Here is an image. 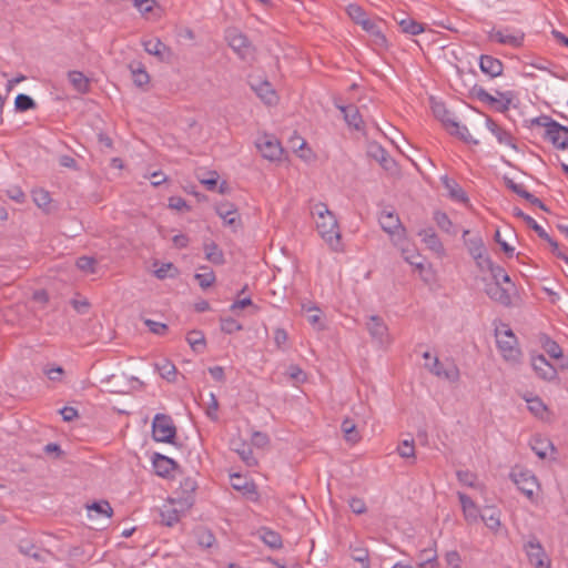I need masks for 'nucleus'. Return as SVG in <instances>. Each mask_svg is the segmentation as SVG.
<instances>
[{
	"mask_svg": "<svg viewBox=\"0 0 568 568\" xmlns=\"http://www.w3.org/2000/svg\"><path fill=\"white\" fill-rule=\"evenodd\" d=\"M434 221L442 231L450 235L457 234V229L445 212L436 211L434 213Z\"/></svg>",
	"mask_w": 568,
	"mask_h": 568,
	"instance_id": "obj_36",
	"label": "nucleus"
},
{
	"mask_svg": "<svg viewBox=\"0 0 568 568\" xmlns=\"http://www.w3.org/2000/svg\"><path fill=\"white\" fill-rule=\"evenodd\" d=\"M485 292L493 301L501 304L503 306H510L511 297L508 288L503 287L500 282L493 281L487 283Z\"/></svg>",
	"mask_w": 568,
	"mask_h": 568,
	"instance_id": "obj_15",
	"label": "nucleus"
},
{
	"mask_svg": "<svg viewBox=\"0 0 568 568\" xmlns=\"http://www.w3.org/2000/svg\"><path fill=\"white\" fill-rule=\"evenodd\" d=\"M33 202L40 209H47L51 202L50 193L43 189L32 192Z\"/></svg>",
	"mask_w": 568,
	"mask_h": 568,
	"instance_id": "obj_53",
	"label": "nucleus"
},
{
	"mask_svg": "<svg viewBox=\"0 0 568 568\" xmlns=\"http://www.w3.org/2000/svg\"><path fill=\"white\" fill-rule=\"evenodd\" d=\"M88 510H89V513L94 511L98 515H102L106 518H110L113 514L112 507H111L110 503L106 500L94 501L93 504L88 506Z\"/></svg>",
	"mask_w": 568,
	"mask_h": 568,
	"instance_id": "obj_50",
	"label": "nucleus"
},
{
	"mask_svg": "<svg viewBox=\"0 0 568 568\" xmlns=\"http://www.w3.org/2000/svg\"><path fill=\"white\" fill-rule=\"evenodd\" d=\"M479 69L490 78H497L503 74L504 64L499 59L493 55L481 54L479 58Z\"/></svg>",
	"mask_w": 568,
	"mask_h": 568,
	"instance_id": "obj_16",
	"label": "nucleus"
},
{
	"mask_svg": "<svg viewBox=\"0 0 568 568\" xmlns=\"http://www.w3.org/2000/svg\"><path fill=\"white\" fill-rule=\"evenodd\" d=\"M536 124L540 126L546 128V134L545 138L548 139L551 142V135H557L559 133H562V130H557V128H554L552 125H561L557 121L552 120L550 116L544 115L535 119L534 121Z\"/></svg>",
	"mask_w": 568,
	"mask_h": 568,
	"instance_id": "obj_41",
	"label": "nucleus"
},
{
	"mask_svg": "<svg viewBox=\"0 0 568 568\" xmlns=\"http://www.w3.org/2000/svg\"><path fill=\"white\" fill-rule=\"evenodd\" d=\"M232 487L239 491H243L244 494H255V485L253 483L247 481L241 475H234Z\"/></svg>",
	"mask_w": 568,
	"mask_h": 568,
	"instance_id": "obj_49",
	"label": "nucleus"
},
{
	"mask_svg": "<svg viewBox=\"0 0 568 568\" xmlns=\"http://www.w3.org/2000/svg\"><path fill=\"white\" fill-rule=\"evenodd\" d=\"M352 558L361 562L363 565V568H369V555L368 550L365 548H354L352 550Z\"/></svg>",
	"mask_w": 568,
	"mask_h": 568,
	"instance_id": "obj_56",
	"label": "nucleus"
},
{
	"mask_svg": "<svg viewBox=\"0 0 568 568\" xmlns=\"http://www.w3.org/2000/svg\"><path fill=\"white\" fill-rule=\"evenodd\" d=\"M346 10L348 17L369 34L373 45H375L377 49L387 48L388 43L382 30V20L369 19L364 9L358 4H349Z\"/></svg>",
	"mask_w": 568,
	"mask_h": 568,
	"instance_id": "obj_2",
	"label": "nucleus"
},
{
	"mask_svg": "<svg viewBox=\"0 0 568 568\" xmlns=\"http://www.w3.org/2000/svg\"><path fill=\"white\" fill-rule=\"evenodd\" d=\"M256 148L262 153L263 158L270 161H278L283 154L281 142L273 135L264 134L256 141Z\"/></svg>",
	"mask_w": 568,
	"mask_h": 568,
	"instance_id": "obj_10",
	"label": "nucleus"
},
{
	"mask_svg": "<svg viewBox=\"0 0 568 568\" xmlns=\"http://www.w3.org/2000/svg\"><path fill=\"white\" fill-rule=\"evenodd\" d=\"M524 550L531 566L535 568H550V560L536 536H529L528 540L524 544Z\"/></svg>",
	"mask_w": 568,
	"mask_h": 568,
	"instance_id": "obj_7",
	"label": "nucleus"
},
{
	"mask_svg": "<svg viewBox=\"0 0 568 568\" xmlns=\"http://www.w3.org/2000/svg\"><path fill=\"white\" fill-rule=\"evenodd\" d=\"M215 211L221 219H226L229 215L237 212L235 205L229 202L217 204Z\"/></svg>",
	"mask_w": 568,
	"mask_h": 568,
	"instance_id": "obj_61",
	"label": "nucleus"
},
{
	"mask_svg": "<svg viewBox=\"0 0 568 568\" xmlns=\"http://www.w3.org/2000/svg\"><path fill=\"white\" fill-rule=\"evenodd\" d=\"M366 328L372 338L376 339L378 343L383 344L388 342V327L381 316H369Z\"/></svg>",
	"mask_w": 568,
	"mask_h": 568,
	"instance_id": "obj_12",
	"label": "nucleus"
},
{
	"mask_svg": "<svg viewBox=\"0 0 568 568\" xmlns=\"http://www.w3.org/2000/svg\"><path fill=\"white\" fill-rule=\"evenodd\" d=\"M458 499L462 505L465 520L469 524L477 523L480 511L474 500L468 495L460 491L458 493Z\"/></svg>",
	"mask_w": 568,
	"mask_h": 568,
	"instance_id": "obj_19",
	"label": "nucleus"
},
{
	"mask_svg": "<svg viewBox=\"0 0 568 568\" xmlns=\"http://www.w3.org/2000/svg\"><path fill=\"white\" fill-rule=\"evenodd\" d=\"M152 436L155 442L173 444L176 427L172 418L165 414H156L152 423Z\"/></svg>",
	"mask_w": 568,
	"mask_h": 568,
	"instance_id": "obj_6",
	"label": "nucleus"
},
{
	"mask_svg": "<svg viewBox=\"0 0 568 568\" xmlns=\"http://www.w3.org/2000/svg\"><path fill=\"white\" fill-rule=\"evenodd\" d=\"M542 347L545 348L547 354L552 358H560L562 356L561 347L558 345L557 342L552 341L548 336L544 337Z\"/></svg>",
	"mask_w": 568,
	"mask_h": 568,
	"instance_id": "obj_52",
	"label": "nucleus"
},
{
	"mask_svg": "<svg viewBox=\"0 0 568 568\" xmlns=\"http://www.w3.org/2000/svg\"><path fill=\"white\" fill-rule=\"evenodd\" d=\"M418 235L430 251L438 255L445 254V247L433 227L420 230Z\"/></svg>",
	"mask_w": 568,
	"mask_h": 568,
	"instance_id": "obj_22",
	"label": "nucleus"
},
{
	"mask_svg": "<svg viewBox=\"0 0 568 568\" xmlns=\"http://www.w3.org/2000/svg\"><path fill=\"white\" fill-rule=\"evenodd\" d=\"M510 478L524 495L529 499L534 498V491L538 487V481L530 470L515 468L510 473Z\"/></svg>",
	"mask_w": 568,
	"mask_h": 568,
	"instance_id": "obj_9",
	"label": "nucleus"
},
{
	"mask_svg": "<svg viewBox=\"0 0 568 568\" xmlns=\"http://www.w3.org/2000/svg\"><path fill=\"white\" fill-rule=\"evenodd\" d=\"M205 258L215 265L225 263L223 251L215 242L205 243L203 246Z\"/></svg>",
	"mask_w": 568,
	"mask_h": 568,
	"instance_id": "obj_32",
	"label": "nucleus"
},
{
	"mask_svg": "<svg viewBox=\"0 0 568 568\" xmlns=\"http://www.w3.org/2000/svg\"><path fill=\"white\" fill-rule=\"evenodd\" d=\"M197 544L203 548H210L215 542V536L210 529L199 528L195 531Z\"/></svg>",
	"mask_w": 568,
	"mask_h": 568,
	"instance_id": "obj_47",
	"label": "nucleus"
},
{
	"mask_svg": "<svg viewBox=\"0 0 568 568\" xmlns=\"http://www.w3.org/2000/svg\"><path fill=\"white\" fill-rule=\"evenodd\" d=\"M418 558L420 560V562L418 565L419 568H437L438 567L436 550H434L432 548H425V549L420 550Z\"/></svg>",
	"mask_w": 568,
	"mask_h": 568,
	"instance_id": "obj_40",
	"label": "nucleus"
},
{
	"mask_svg": "<svg viewBox=\"0 0 568 568\" xmlns=\"http://www.w3.org/2000/svg\"><path fill=\"white\" fill-rule=\"evenodd\" d=\"M154 366L155 371L159 372L161 377L165 378L169 382L174 381L176 367L172 362H170L169 359H162L161 362L155 363Z\"/></svg>",
	"mask_w": 568,
	"mask_h": 568,
	"instance_id": "obj_39",
	"label": "nucleus"
},
{
	"mask_svg": "<svg viewBox=\"0 0 568 568\" xmlns=\"http://www.w3.org/2000/svg\"><path fill=\"white\" fill-rule=\"evenodd\" d=\"M470 97L477 99L478 101L486 103L493 106L498 112H506L509 110V106L515 97L513 91H498L496 90V94L500 98L497 99L490 93H488L483 87L475 84L469 92Z\"/></svg>",
	"mask_w": 568,
	"mask_h": 568,
	"instance_id": "obj_4",
	"label": "nucleus"
},
{
	"mask_svg": "<svg viewBox=\"0 0 568 568\" xmlns=\"http://www.w3.org/2000/svg\"><path fill=\"white\" fill-rule=\"evenodd\" d=\"M514 215L521 219L527 226L537 233L540 239H547V232L531 216L525 214L519 207L514 209Z\"/></svg>",
	"mask_w": 568,
	"mask_h": 568,
	"instance_id": "obj_38",
	"label": "nucleus"
},
{
	"mask_svg": "<svg viewBox=\"0 0 568 568\" xmlns=\"http://www.w3.org/2000/svg\"><path fill=\"white\" fill-rule=\"evenodd\" d=\"M367 154L376 160L386 171H390L395 165V161L389 156L387 151L377 143L368 145Z\"/></svg>",
	"mask_w": 568,
	"mask_h": 568,
	"instance_id": "obj_21",
	"label": "nucleus"
},
{
	"mask_svg": "<svg viewBox=\"0 0 568 568\" xmlns=\"http://www.w3.org/2000/svg\"><path fill=\"white\" fill-rule=\"evenodd\" d=\"M378 221L383 231L390 236L396 245L402 244L406 240V229L394 210L384 209L379 214Z\"/></svg>",
	"mask_w": 568,
	"mask_h": 568,
	"instance_id": "obj_5",
	"label": "nucleus"
},
{
	"mask_svg": "<svg viewBox=\"0 0 568 568\" xmlns=\"http://www.w3.org/2000/svg\"><path fill=\"white\" fill-rule=\"evenodd\" d=\"M175 273L176 268L172 263H165L154 272L155 276L160 280H163L165 277H173Z\"/></svg>",
	"mask_w": 568,
	"mask_h": 568,
	"instance_id": "obj_60",
	"label": "nucleus"
},
{
	"mask_svg": "<svg viewBox=\"0 0 568 568\" xmlns=\"http://www.w3.org/2000/svg\"><path fill=\"white\" fill-rule=\"evenodd\" d=\"M496 343L505 361L517 364L520 362L521 351L514 332L507 326L496 328Z\"/></svg>",
	"mask_w": 568,
	"mask_h": 568,
	"instance_id": "obj_3",
	"label": "nucleus"
},
{
	"mask_svg": "<svg viewBox=\"0 0 568 568\" xmlns=\"http://www.w3.org/2000/svg\"><path fill=\"white\" fill-rule=\"evenodd\" d=\"M199 270H206V273H196L194 275L195 281L200 285L201 288L206 290L211 287L216 280V276L213 272V270L210 266L202 265L199 267Z\"/></svg>",
	"mask_w": 568,
	"mask_h": 568,
	"instance_id": "obj_37",
	"label": "nucleus"
},
{
	"mask_svg": "<svg viewBox=\"0 0 568 568\" xmlns=\"http://www.w3.org/2000/svg\"><path fill=\"white\" fill-rule=\"evenodd\" d=\"M469 234L468 230L463 232L464 244L468 250V253L473 258H480V254L486 253V247L483 239L479 235H476L471 239H467L466 236Z\"/></svg>",
	"mask_w": 568,
	"mask_h": 568,
	"instance_id": "obj_27",
	"label": "nucleus"
},
{
	"mask_svg": "<svg viewBox=\"0 0 568 568\" xmlns=\"http://www.w3.org/2000/svg\"><path fill=\"white\" fill-rule=\"evenodd\" d=\"M260 532H261V539L263 540V542L266 546H268L272 549L282 548L283 541H282V537L278 532L267 529V528H262L260 530Z\"/></svg>",
	"mask_w": 568,
	"mask_h": 568,
	"instance_id": "obj_35",
	"label": "nucleus"
},
{
	"mask_svg": "<svg viewBox=\"0 0 568 568\" xmlns=\"http://www.w3.org/2000/svg\"><path fill=\"white\" fill-rule=\"evenodd\" d=\"M252 89L256 92V94L261 98V100L272 105L276 102L277 97L272 88V84L268 81H260L258 83H251Z\"/></svg>",
	"mask_w": 568,
	"mask_h": 568,
	"instance_id": "obj_25",
	"label": "nucleus"
},
{
	"mask_svg": "<svg viewBox=\"0 0 568 568\" xmlns=\"http://www.w3.org/2000/svg\"><path fill=\"white\" fill-rule=\"evenodd\" d=\"M435 376H437L439 378L447 379L452 383H456L459 381L460 374H459V369H458L457 365H455L454 363H450L443 371L436 369Z\"/></svg>",
	"mask_w": 568,
	"mask_h": 568,
	"instance_id": "obj_45",
	"label": "nucleus"
},
{
	"mask_svg": "<svg viewBox=\"0 0 568 568\" xmlns=\"http://www.w3.org/2000/svg\"><path fill=\"white\" fill-rule=\"evenodd\" d=\"M341 427L347 442L357 443L359 440V434L356 430V426L352 419H344Z\"/></svg>",
	"mask_w": 568,
	"mask_h": 568,
	"instance_id": "obj_48",
	"label": "nucleus"
},
{
	"mask_svg": "<svg viewBox=\"0 0 568 568\" xmlns=\"http://www.w3.org/2000/svg\"><path fill=\"white\" fill-rule=\"evenodd\" d=\"M129 69L132 74L133 83L136 87L143 88L144 85L149 84L150 75L141 62L130 63Z\"/></svg>",
	"mask_w": 568,
	"mask_h": 568,
	"instance_id": "obj_31",
	"label": "nucleus"
},
{
	"mask_svg": "<svg viewBox=\"0 0 568 568\" xmlns=\"http://www.w3.org/2000/svg\"><path fill=\"white\" fill-rule=\"evenodd\" d=\"M180 489L184 495V503L187 506H192L194 503V493L197 489V483L194 478L187 477L184 478L180 484Z\"/></svg>",
	"mask_w": 568,
	"mask_h": 568,
	"instance_id": "obj_34",
	"label": "nucleus"
},
{
	"mask_svg": "<svg viewBox=\"0 0 568 568\" xmlns=\"http://www.w3.org/2000/svg\"><path fill=\"white\" fill-rule=\"evenodd\" d=\"M144 324L149 328L150 332H152L155 335H160V336L164 335L169 329L166 324L160 323V322H156V321H153L150 318H145Z\"/></svg>",
	"mask_w": 568,
	"mask_h": 568,
	"instance_id": "obj_57",
	"label": "nucleus"
},
{
	"mask_svg": "<svg viewBox=\"0 0 568 568\" xmlns=\"http://www.w3.org/2000/svg\"><path fill=\"white\" fill-rule=\"evenodd\" d=\"M186 341L191 348L196 353H202L205 348V337L201 331H191L187 333Z\"/></svg>",
	"mask_w": 568,
	"mask_h": 568,
	"instance_id": "obj_42",
	"label": "nucleus"
},
{
	"mask_svg": "<svg viewBox=\"0 0 568 568\" xmlns=\"http://www.w3.org/2000/svg\"><path fill=\"white\" fill-rule=\"evenodd\" d=\"M489 40L496 41L499 44L510 45L513 48H520L524 43L525 33L520 30L511 34H505L501 30L491 31L488 36Z\"/></svg>",
	"mask_w": 568,
	"mask_h": 568,
	"instance_id": "obj_14",
	"label": "nucleus"
},
{
	"mask_svg": "<svg viewBox=\"0 0 568 568\" xmlns=\"http://www.w3.org/2000/svg\"><path fill=\"white\" fill-rule=\"evenodd\" d=\"M75 265L79 270L85 273L94 274L97 260L94 257L83 255L77 258Z\"/></svg>",
	"mask_w": 568,
	"mask_h": 568,
	"instance_id": "obj_51",
	"label": "nucleus"
},
{
	"mask_svg": "<svg viewBox=\"0 0 568 568\" xmlns=\"http://www.w3.org/2000/svg\"><path fill=\"white\" fill-rule=\"evenodd\" d=\"M530 447L535 452V454L544 459L547 456V450L549 448H554L552 444L549 440L542 439L540 437H534L530 440Z\"/></svg>",
	"mask_w": 568,
	"mask_h": 568,
	"instance_id": "obj_43",
	"label": "nucleus"
},
{
	"mask_svg": "<svg viewBox=\"0 0 568 568\" xmlns=\"http://www.w3.org/2000/svg\"><path fill=\"white\" fill-rule=\"evenodd\" d=\"M486 126L496 136L497 141L500 144H505L511 146L513 149H517L515 140L510 132L499 126L491 118L486 119Z\"/></svg>",
	"mask_w": 568,
	"mask_h": 568,
	"instance_id": "obj_23",
	"label": "nucleus"
},
{
	"mask_svg": "<svg viewBox=\"0 0 568 568\" xmlns=\"http://www.w3.org/2000/svg\"><path fill=\"white\" fill-rule=\"evenodd\" d=\"M335 106L342 112L343 118L348 126L361 131L363 129V119L358 108L355 104L341 105L335 103Z\"/></svg>",
	"mask_w": 568,
	"mask_h": 568,
	"instance_id": "obj_17",
	"label": "nucleus"
},
{
	"mask_svg": "<svg viewBox=\"0 0 568 568\" xmlns=\"http://www.w3.org/2000/svg\"><path fill=\"white\" fill-rule=\"evenodd\" d=\"M221 329L227 334H232L242 329V325L232 317L221 320Z\"/></svg>",
	"mask_w": 568,
	"mask_h": 568,
	"instance_id": "obj_58",
	"label": "nucleus"
},
{
	"mask_svg": "<svg viewBox=\"0 0 568 568\" xmlns=\"http://www.w3.org/2000/svg\"><path fill=\"white\" fill-rule=\"evenodd\" d=\"M225 38L229 45L242 60L253 58L254 49L244 33L237 29H230L227 30Z\"/></svg>",
	"mask_w": 568,
	"mask_h": 568,
	"instance_id": "obj_8",
	"label": "nucleus"
},
{
	"mask_svg": "<svg viewBox=\"0 0 568 568\" xmlns=\"http://www.w3.org/2000/svg\"><path fill=\"white\" fill-rule=\"evenodd\" d=\"M251 442L252 445H254L255 447L263 448L268 445L270 437L267 436V434L256 430L253 432Z\"/></svg>",
	"mask_w": 568,
	"mask_h": 568,
	"instance_id": "obj_62",
	"label": "nucleus"
},
{
	"mask_svg": "<svg viewBox=\"0 0 568 568\" xmlns=\"http://www.w3.org/2000/svg\"><path fill=\"white\" fill-rule=\"evenodd\" d=\"M232 450H234L240 458L245 463L246 466L253 467L257 465V459L255 458L252 447L246 442L241 438L232 439L231 442Z\"/></svg>",
	"mask_w": 568,
	"mask_h": 568,
	"instance_id": "obj_18",
	"label": "nucleus"
},
{
	"mask_svg": "<svg viewBox=\"0 0 568 568\" xmlns=\"http://www.w3.org/2000/svg\"><path fill=\"white\" fill-rule=\"evenodd\" d=\"M18 549L22 555L31 557L39 562L44 560L43 551L31 539H21L18 544Z\"/></svg>",
	"mask_w": 568,
	"mask_h": 568,
	"instance_id": "obj_30",
	"label": "nucleus"
},
{
	"mask_svg": "<svg viewBox=\"0 0 568 568\" xmlns=\"http://www.w3.org/2000/svg\"><path fill=\"white\" fill-rule=\"evenodd\" d=\"M531 365L536 374L544 381L551 382L557 378V369L544 355L532 357Z\"/></svg>",
	"mask_w": 568,
	"mask_h": 568,
	"instance_id": "obj_13",
	"label": "nucleus"
},
{
	"mask_svg": "<svg viewBox=\"0 0 568 568\" xmlns=\"http://www.w3.org/2000/svg\"><path fill=\"white\" fill-rule=\"evenodd\" d=\"M447 131L449 132V134L457 136L465 143L475 144V145L478 144V141L473 139V136L470 135L467 126L460 125L457 121H456V126H452V129L447 130Z\"/></svg>",
	"mask_w": 568,
	"mask_h": 568,
	"instance_id": "obj_44",
	"label": "nucleus"
},
{
	"mask_svg": "<svg viewBox=\"0 0 568 568\" xmlns=\"http://www.w3.org/2000/svg\"><path fill=\"white\" fill-rule=\"evenodd\" d=\"M152 464L156 475L161 477H168L170 473L178 467L176 462L160 453L153 454Z\"/></svg>",
	"mask_w": 568,
	"mask_h": 568,
	"instance_id": "obj_20",
	"label": "nucleus"
},
{
	"mask_svg": "<svg viewBox=\"0 0 568 568\" xmlns=\"http://www.w3.org/2000/svg\"><path fill=\"white\" fill-rule=\"evenodd\" d=\"M479 518L493 531H497L500 527V510L495 507H485Z\"/></svg>",
	"mask_w": 568,
	"mask_h": 568,
	"instance_id": "obj_29",
	"label": "nucleus"
},
{
	"mask_svg": "<svg viewBox=\"0 0 568 568\" xmlns=\"http://www.w3.org/2000/svg\"><path fill=\"white\" fill-rule=\"evenodd\" d=\"M68 79L74 90L79 93H87L90 90L89 79L80 71H69Z\"/></svg>",
	"mask_w": 568,
	"mask_h": 568,
	"instance_id": "obj_33",
	"label": "nucleus"
},
{
	"mask_svg": "<svg viewBox=\"0 0 568 568\" xmlns=\"http://www.w3.org/2000/svg\"><path fill=\"white\" fill-rule=\"evenodd\" d=\"M348 506L352 509V511L357 515H362L367 510L365 501L358 497H352L348 500Z\"/></svg>",
	"mask_w": 568,
	"mask_h": 568,
	"instance_id": "obj_63",
	"label": "nucleus"
},
{
	"mask_svg": "<svg viewBox=\"0 0 568 568\" xmlns=\"http://www.w3.org/2000/svg\"><path fill=\"white\" fill-rule=\"evenodd\" d=\"M442 183L445 186V189L448 191L450 199H453L457 202H467L468 201V197H467L465 191L460 187V185L455 180H452L445 175L442 178Z\"/></svg>",
	"mask_w": 568,
	"mask_h": 568,
	"instance_id": "obj_28",
	"label": "nucleus"
},
{
	"mask_svg": "<svg viewBox=\"0 0 568 568\" xmlns=\"http://www.w3.org/2000/svg\"><path fill=\"white\" fill-rule=\"evenodd\" d=\"M432 111L435 118L442 122L446 130H450L452 126H456V119L454 114L443 102H433Z\"/></svg>",
	"mask_w": 568,
	"mask_h": 568,
	"instance_id": "obj_24",
	"label": "nucleus"
},
{
	"mask_svg": "<svg viewBox=\"0 0 568 568\" xmlns=\"http://www.w3.org/2000/svg\"><path fill=\"white\" fill-rule=\"evenodd\" d=\"M395 20L403 33L417 36L425 31L424 23H420L408 16L402 18L395 17Z\"/></svg>",
	"mask_w": 568,
	"mask_h": 568,
	"instance_id": "obj_26",
	"label": "nucleus"
},
{
	"mask_svg": "<svg viewBox=\"0 0 568 568\" xmlns=\"http://www.w3.org/2000/svg\"><path fill=\"white\" fill-rule=\"evenodd\" d=\"M142 45L149 54L161 62L170 63L173 58L172 50L158 38L143 40Z\"/></svg>",
	"mask_w": 568,
	"mask_h": 568,
	"instance_id": "obj_11",
	"label": "nucleus"
},
{
	"mask_svg": "<svg viewBox=\"0 0 568 568\" xmlns=\"http://www.w3.org/2000/svg\"><path fill=\"white\" fill-rule=\"evenodd\" d=\"M489 272L491 273L494 281L500 282V280H501L504 283H507L510 286H514L509 275L505 272V270L501 266L494 264V266L489 270Z\"/></svg>",
	"mask_w": 568,
	"mask_h": 568,
	"instance_id": "obj_59",
	"label": "nucleus"
},
{
	"mask_svg": "<svg viewBox=\"0 0 568 568\" xmlns=\"http://www.w3.org/2000/svg\"><path fill=\"white\" fill-rule=\"evenodd\" d=\"M313 215L317 216L316 229L322 239L335 251H342L341 233L335 215L328 210L324 203L314 205Z\"/></svg>",
	"mask_w": 568,
	"mask_h": 568,
	"instance_id": "obj_1",
	"label": "nucleus"
},
{
	"mask_svg": "<svg viewBox=\"0 0 568 568\" xmlns=\"http://www.w3.org/2000/svg\"><path fill=\"white\" fill-rule=\"evenodd\" d=\"M529 410L536 416L541 415L546 410V406L540 398L536 397L527 400Z\"/></svg>",
	"mask_w": 568,
	"mask_h": 568,
	"instance_id": "obj_64",
	"label": "nucleus"
},
{
	"mask_svg": "<svg viewBox=\"0 0 568 568\" xmlns=\"http://www.w3.org/2000/svg\"><path fill=\"white\" fill-rule=\"evenodd\" d=\"M34 100L28 95L20 93L14 99V108L18 112H26L36 108Z\"/></svg>",
	"mask_w": 568,
	"mask_h": 568,
	"instance_id": "obj_46",
	"label": "nucleus"
},
{
	"mask_svg": "<svg viewBox=\"0 0 568 568\" xmlns=\"http://www.w3.org/2000/svg\"><path fill=\"white\" fill-rule=\"evenodd\" d=\"M397 452H398L400 457H403V458H412L413 460H415L414 439H410V440L405 439V440H403L398 445Z\"/></svg>",
	"mask_w": 568,
	"mask_h": 568,
	"instance_id": "obj_54",
	"label": "nucleus"
},
{
	"mask_svg": "<svg viewBox=\"0 0 568 568\" xmlns=\"http://www.w3.org/2000/svg\"><path fill=\"white\" fill-rule=\"evenodd\" d=\"M180 520L179 511L174 508H170L161 511V523L168 527H172Z\"/></svg>",
	"mask_w": 568,
	"mask_h": 568,
	"instance_id": "obj_55",
	"label": "nucleus"
}]
</instances>
